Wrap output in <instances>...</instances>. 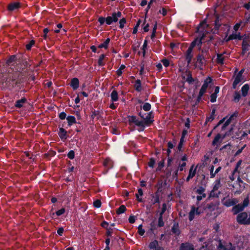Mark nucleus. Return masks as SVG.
I'll list each match as a JSON object with an SVG mask.
<instances>
[{
    "mask_svg": "<svg viewBox=\"0 0 250 250\" xmlns=\"http://www.w3.org/2000/svg\"><path fill=\"white\" fill-rule=\"evenodd\" d=\"M24 79L20 73H15L9 75L4 83L8 89H15L16 91H19L24 87Z\"/></svg>",
    "mask_w": 250,
    "mask_h": 250,
    "instance_id": "obj_1",
    "label": "nucleus"
},
{
    "mask_svg": "<svg viewBox=\"0 0 250 250\" xmlns=\"http://www.w3.org/2000/svg\"><path fill=\"white\" fill-rule=\"evenodd\" d=\"M236 221L240 225H250V214L246 212H242L239 213L236 217Z\"/></svg>",
    "mask_w": 250,
    "mask_h": 250,
    "instance_id": "obj_2",
    "label": "nucleus"
},
{
    "mask_svg": "<svg viewBox=\"0 0 250 250\" xmlns=\"http://www.w3.org/2000/svg\"><path fill=\"white\" fill-rule=\"evenodd\" d=\"M196 40L194 39L190 43L189 47L186 51L185 54L186 60L188 64H190L191 62L193 55L192 51L193 48L196 46Z\"/></svg>",
    "mask_w": 250,
    "mask_h": 250,
    "instance_id": "obj_3",
    "label": "nucleus"
},
{
    "mask_svg": "<svg viewBox=\"0 0 250 250\" xmlns=\"http://www.w3.org/2000/svg\"><path fill=\"white\" fill-rule=\"evenodd\" d=\"M203 23H200L199 26L197 28V32L199 33L198 36L195 39L196 40V45L199 47V50H201V46L202 43L205 41V38L206 37V34H205L203 31H200V26H202Z\"/></svg>",
    "mask_w": 250,
    "mask_h": 250,
    "instance_id": "obj_4",
    "label": "nucleus"
},
{
    "mask_svg": "<svg viewBox=\"0 0 250 250\" xmlns=\"http://www.w3.org/2000/svg\"><path fill=\"white\" fill-rule=\"evenodd\" d=\"M154 115L152 111L147 113L146 117H144L143 120H141L143 123H145L147 126H150L154 122Z\"/></svg>",
    "mask_w": 250,
    "mask_h": 250,
    "instance_id": "obj_5",
    "label": "nucleus"
},
{
    "mask_svg": "<svg viewBox=\"0 0 250 250\" xmlns=\"http://www.w3.org/2000/svg\"><path fill=\"white\" fill-rule=\"evenodd\" d=\"M205 57L204 54H198L197 56V63L198 64V67L200 69H203V66L205 65Z\"/></svg>",
    "mask_w": 250,
    "mask_h": 250,
    "instance_id": "obj_6",
    "label": "nucleus"
},
{
    "mask_svg": "<svg viewBox=\"0 0 250 250\" xmlns=\"http://www.w3.org/2000/svg\"><path fill=\"white\" fill-rule=\"evenodd\" d=\"M21 7L20 2H13L10 3L7 6V10L9 11H13L19 9Z\"/></svg>",
    "mask_w": 250,
    "mask_h": 250,
    "instance_id": "obj_7",
    "label": "nucleus"
},
{
    "mask_svg": "<svg viewBox=\"0 0 250 250\" xmlns=\"http://www.w3.org/2000/svg\"><path fill=\"white\" fill-rule=\"evenodd\" d=\"M244 208L241 205V204H238L237 205H234L232 208V212H233L234 215L238 214L239 213L242 212L244 210Z\"/></svg>",
    "mask_w": 250,
    "mask_h": 250,
    "instance_id": "obj_8",
    "label": "nucleus"
},
{
    "mask_svg": "<svg viewBox=\"0 0 250 250\" xmlns=\"http://www.w3.org/2000/svg\"><path fill=\"white\" fill-rule=\"evenodd\" d=\"M151 203L152 205H154L155 204L160 203V194L158 190H157L154 194H151Z\"/></svg>",
    "mask_w": 250,
    "mask_h": 250,
    "instance_id": "obj_9",
    "label": "nucleus"
},
{
    "mask_svg": "<svg viewBox=\"0 0 250 250\" xmlns=\"http://www.w3.org/2000/svg\"><path fill=\"white\" fill-rule=\"evenodd\" d=\"M128 123L129 125L134 124L136 125H141L142 121H139L137 119L135 116H128Z\"/></svg>",
    "mask_w": 250,
    "mask_h": 250,
    "instance_id": "obj_10",
    "label": "nucleus"
},
{
    "mask_svg": "<svg viewBox=\"0 0 250 250\" xmlns=\"http://www.w3.org/2000/svg\"><path fill=\"white\" fill-rule=\"evenodd\" d=\"M171 232L175 235V236H179L181 233V231L179 229V223L175 222L171 229Z\"/></svg>",
    "mask_w": 250,
    "mask_h": 250,
    "instance_id": "obj_11",
    "label": "nucleus"
},
{
    "mask_svg": "<svg viewBox=\"0 0 250 250\" xmlns=\"http://www.w3.org/2000/svg\"><path fill=\"white\" fill-rule=\"evenodd\" d=\"M17 61V57L15 55L10 56L6 61V64L8 65H13Z\"/></svg>",
    "mask_w": 250,
    "mask_h": 250,
    "instance_id": "obj_12",
    "label": "nucleus"
},
{
    "mask_svg": "<svg viewBox=\"0 0 250 250\" xmlns=\"http://www.w3.org/2000/svg\"><path fill=\"white\" fill-rule=\"evenodd\" d=\"M179 250H194V246L189 243H183L181 244Z\"/></svg>",
    "mask_w": 250,
    "mask_h": 250,
    "instance_id": "obj_13",
    "label": "nucleus"
},
{
    "mask_svg": "<svg viewBox=\"0 0 250 250\" xmlns=\"http://www.w3.org/2000/svg\"><path fill=\"white\" fill-rule=\"evenodd\" d=\"M238 202L237 199L236 198H233L231 199H228L223 203V205L227 207H229L231 206H234L238 203Z\"/></svg>",
    "mask_w": 250,
    "mask_h": 250,
    "instance_id": "obj_14",
    "label": "nucleus"
},
{
    "mask_svg": "<svg viewBox=\"0 0 250 250\" xmlns=\"http://www.w3.org/2000/svg\"><path fill=\"white\" fill-rule=\"evenodd\" d=\"M27 102V99L22 97L21 99L16 101L15 103V107L17 108H21L23 106V104Z\"/></svg>",
    "mask_w": 250,
    "mask_h": 250,
    "instance_id": "obj_15",
    "label": "nucleus"
},
{
    "mask_svg": "<svg viewBox=\"0 0 250 250\" xmlns=\"http://www.w3.org/2000/svg\"><path fill=\"white\" fill-rule=\"evenodd\" d=\"M219 202L217 201L215 202H211L209 204H207L206 206V208L208 209L210 211H214L217 206L219 205Z\"/></svg>",
    "mask_w": 250,
    "mask_h": 250,
    "instance_id": "obj_16",
    "label": "nucleus"
},
{
    "mask_svg": "<svg viewBox=\"0 0 250 250\" xmlns=\"http://www.w3.org/2000/svg\"><path fill=\"white\" fill-rule=\"evenodd\" d=\"M67 131L62 127L59 128V131L58 132L59 136L62 140H66L67 138Z\"/></svg>",
    "mask_w": 250,
    "mask_h": 250,
    "instance_id": "obj_17",
    "label": "nucleus"
},
{
    "mask_svg": "<svg viewBox=\"0 0 250 250\" xmlns=\"http://www.w3.org/2000/svg\"><path fill=\"white\" fill-rule=\"evenodd\" d=\"M79 80L77 78H74L71 80L70 86L74 90H75L79 87Z\"/></svg>",
    "mask_w": 250,
    "mask_h": 250,
    "instance_id": "obj_18",
    "label": "nucleus"
},
{
    "mask_svg": "<svg viewBox=\"0 0 250 250\" xmlns=\"http://www.w3.org/2000/svg\"><path fill=\"white\" fill-rule=\"evenodd\" d=\"M117 22V19H116L115 15H113L112 14L111 16H108L106 18H105V23L107 25H111L113 22Z\"/></svg>",
    "mask_w": 250,
    "mask_h": 250,
    "instance_id": "obj_19",
    "label": "nucleus"
},
{
    "mask_svg": "<svg viewBox=\"0 0 250 250\" xmlns=\"http://www.w3.org/2000/svg\"><path fill=\"white\" fill-rule=\"evenodd\" d=\"M91 118L94 119L96 118L97 120H99L102 118L101 112L99 110L94 109L91 111Z\"/></svg>",
    "mask_w": 250,
    "mask_h": 250,
    "instance_id": "obj_20",
    "label": "nucleus"
},
{
    "mask_svg": "<svg viewBox=\"0 0 250 250\" xmlns=\"http://www.w3.org/2000/svg\"><path fill=\"white\" fill-rule=\"evenodd\" d=\"M134 88L137 92H141L142 90V86H141V81L139 79H137L135 82V84L134 85Z\"/></svg>",
    "mask_w": 250,
    "mask_h": 250,
    "instance_id": "obj_21",
    "label": "nucleus"
},
{
    "mask_svg": "<svg viewBox=\"0 0 250 250\" xmlns=\"http://www.w3.org/2000/svg\"><path fill=\"white\" fill-rule=\"evenodd\" d=\"M68 122V125L71 126L74 124L77 123L75 117L74 116H68L66 117Z\"/></svg>",
    "mask_w": 250,
    "mask_h": 250,
    "instance_id": "obj_22",
    "label": "nucleus"
},
{
    "mask_svg": "<svg viewBox=\"0 0 250 250\" xmlns=\"http://www.w3.org/2000/svg\"><path fill=\"white\" fill-rule=\"evenodd\" d=\"M195 211H196L195 207L194 206H192L191 210H190V212H189V214H188V219L190 221H192L194 219L195 215Z\"/></svg>",
    "mask_w": 250,
    "mask_h": 250,
    "instance_id": "obj_23",
    "label": "nucleus"
},
{
    "mask_svg": "<svg viewBox=\"0 0 250 250\" xmlns=\"http://www.w3.org/2000/svg\"><path fill=\"white\" fill-rule=\"evenodd\" d=\"M250 88L249 85L247 83L244 84L241 88L242 94L243 97H246L248 95V93Z\"/></svg>",
    "mask_w": 250,
    "mask_h": 250,
    "instance_id": "obj_24",
    "label": "nucleus"
},
{
    "mask_svg": "<svg viewBox=\"0 0 250 250\" xmlns=\"http://www.w3.org/2000/svg\"><path fill=\"white\" fill-rule=\"evenodd\" d=\"M119 100L118 93L116 90H114L111 94V100L112 102H117Z\"/></svg>",
    "mask_w": 250,
    "mask_h": 250,
    "instance_id": "obj_25",
    "label": "nucleus"
},
{
    "mask_svg": "<svg viewBox=\"0 0 250 250\" xmlns=\"http://www.w3.org/2000/svg\"><path fill=\"white\" fill-rule=\"evenodd\" d=\"M212 82V79L210 77H208L204 81L203 84L202 85V87L205 88L207 89L208 85L210 83H211Z\"/></svg>",
    "mask_w": 250,
    "mask_h": 250,
    "instance_id": "obj_26",
    "label": "nucleus"
},
{
    "mask_svg": "<svg viewBox=\"0 0 250 250\" xmlns=\"http://www.w3.org/2000/svg\"><path fill=\"white\" fill-rule=\"evenodd\" d=\"M110 41V38H107L103 43H101L100 44H99L98 47L99 48H104L105 49H107Z\"/></svg>",
    "mask_w": 250,
    "mask_h": 250,
    "instance_id": "obj_27",
    "label": "nucleus"
},
{
    "mask_svg": "<svg viewBox=\"0 0 250 250\" xmlns=\"http://www.w3.org/2000/svg\"><path fill=\"white\" fill-rule=\"evenodd\" d=\"M221 138V135L219 133L217 134L214 137L213 140L212 141V145L213 146H215L217 145L218 143H221L222 142V140Z\"/></svg>",
    "mask_w": 250,
    "mask_h": 250,
    "instance_id": "obj_28",
    "label": "nucleus"
},
{
    "mask_svg": "<svg viewBox=\"0 0 250 250\" xmlns=\"http://www.w3.org/2000/svg\"><path fill=\"white\" fill-rule=\"evenodd\" d=\"M159 247H160L159 246V242L156 240H154V241L151 242L148 245V248L150 249H153V250Z\"/></svg>",
    "mask_w": 250,
    "mask_h": 250,
    "instance_id": "obj_29",
    "label": "nucleus"
},
{
    "mask_svg": "<svg viewBox=\"0 0 250 250\" xmlns=\"http://www.w3.org/2000/svg\"><path fill=\"white\" fill-rule=\"evenodd\" d=\"M230 38L232 40L238 39L239 40H242L243 39V36H241L240 33L239 34H232L230 35Z\"/></svg>",
    "mask_w": 250,
    "mask_h": 250,
    "instance_id": "obj_30",
    "label": "nucleus"
},
{
    "mask_svg": "<svg viewBox=\"0 0 250 250\" xmlns=\"http://www.w3.org/2000/svg\"><path fill=\"white\" fill-rule=\"evenodd\" d=\"M245 71V69H242L236 75L235 80H237V81L241 82L242 80V75L244 72Z\"/></svg>",
    "mask_w": 250,
    "mask_h": 250,
    "instance_id": "obj_31",
    "label": "nucleus"
},
{
    "mask_svg": "<svg viewBox=\"0 0 250 250\" xmlns=\"http://www.w3.org/2000/svg\"><path fill=\"white\" fill-rule=\"evenodd\" d=\"M222 54H217L216 62L218 64H224V58L222 57Z\"/></svg>",
    "mask_w": 250,
    "mask_h": 250,
    "instance_id": "obj_32",
    "label": "nucleus"
},
{
    "mask_svg": "<svg viewBox=\"0 0 250 250\" xmlns=\"http://www.w3.org/2000/svg\"><path fill=\"white\" fill-rule=\"evenodd\" d=\"M247 39V38L246 37L243 39L242 44V48H244V50H249L250 45L246 41Z\"/></svg>",
    "mask_w": 250,
    "mask_h": 250,
    "instance_id": "obj_33",
    "label": "nucleus"
},
{
    "mask_svg": "<svg viewBox=\"0 0 250 250\" xmlns=\"http://www.w3.org/2000/svg\"><path fill=\"white\" fill-rule=\"evenodd\" d=\"M126 210V208L125 205H121L120 207L117 208L116 210V213L117 214H120L124 213Z\"/></svg>",
    "mask_w": 250,
    "mask_h": 250,
    "instance_id": "obj_34",
    "label": "nucleus"
},
{
    "mask_svg": "<svg viewBox=\"0 0 250 250\" xmlns=\"http://www.w3.org/2000/svg\"><path fill=\"white\" fill-rule=\"evenodd\" d=\"M105 55L104 54L101 55L98 60V64L99 66H104L105 63L103 62V60L104 59Z\"/></svg>",
    "mask_w": 250,
    "mask_h": 250,
    "instance_id": "obj_35",
    "label": "nucleus"
},
{
    "mask_svg": "<svg viewBox=\"0 0 250 250\" xmlns=\"http://www.w3.org/2000/svg\"><path fill=\"white\" fill-rule=\"evenodd\" d=\"M192 167H193V166H192V167L190 168V169L189 170L188 175V177L187 178V181H188L191 178H193L195 175L196 170H194L193 171H192Z\"/></svg>",
    "mask_w": 250,
    "mask_h": 250,
    "instance_id": "obj_36",
    "label": "nucleus"
},
{
    "mask_svg": "<svg viewBox=\"0 0 250 250\" xmlns=\"http://www.w3.org/2000/svg\"><path fill=\"white\" fill-rule=\"evenodd\" d=\"M143 194V191L142 189V188H139L138 189V193L135 194V196L136 197V199H137V201L139 202H142V198H140L139 197V195L142 196Z\"/></svg>",
    "mask_w": 250,
    "mask_h": 250,
    "instance_id": "obj_37",
    "label": "nucleus"
},
{
    "mask_svg": "<svg viewBox=\"0 0 250 250\" xmlns=\"http://www.w3.org/2000/svg\"><path fill=\"white\" fill-rule=\"evenodd\" d=\"M186 81L189 84H192L195 81V80L192 78L191 73L190 72L187 75Z\"/></svg>",
    "mask_w": 250,
    "mask_h": 250,
    "instance_id": "obj_38",
    "label": "nucleus"
},
{
    "mask_svg": "<svg viewBox=\"0 0 250 250\" xmlns=\"http://www.w3.org/2000/svg\"><path fill=\"white\" fill-rule=\"evenodd\" d=\"M250 198L249 195H247V197L244 199L243 204L241 205L245 208L247 207H248L250 203Z\"/></svg>",
    "mask_w": 250,
    "mask_h": 250,
    "instance_id": "obj_39",
    "label": "nucleus"
},
{
    "mask_svg": "<svg viewBox=\"0 0 250 250\" xmlns=\"http://www.w3.org/2000/svg\"><path fill=\"white\" fill-rule=\"evenodd\" d=\"M142 108L145 111H148L151 109V105L149 103H145Z\"/></svg>",
    "mask_w": 250,
    "mask_h": 250,
    "instance_id": "obj_40",
    "label": "nucleus"
},
{
    "mask_svg": "<svg viewBox=\"0 0 250 250\" xmlns=\"http://www.w3.org/2000/svg\"><path fill=\"white\" fill-rule=\"evenodd\" d=\"M215 190H212L209 195L208 199H209L210 197H216L218 198L219 197V195L220 194V192L218 191L217 193L215 192Z\"/></svg>",
    "mask_w": 250,
    "mask_h": 250,
    "instance_id": "obj_41",
    "label": "nucleus"
},
{
    "mask_svg": "<svg viewBox=\"0 0 250 250\" xmlns=\"http://www.w3.org/2000/svg\"><path fill=\"white\" fill-rule=\"evenodd\" d=\"M147 38V37H146V38ZM147 40H146V39L144 41V43L143 45V47H142L143 55L144 57L145 56L146 53V50L147 48Z\"/></svg>",
    "mask_w": 250,
    "mask_h": 250,
    "instance_id": "obj_42",
    "label": "nucleus"
},
{
    "mask_svg": "<svg viewBox=\"0 0 250 250\" xmlns=\"http://www.w3.org/2000/svg\"><path fill=\"white\" fill-rule=\"evenodd\" d=\"M35 44V41L34 40H31L26 45V49L27 50H30L33 46Z\"/></svg>",
    "mask_w": 250,
    "mask_h": 250,
    "instance_id": "obj_43",
    "label": "nucleus"
},
{
    "mask_svg": "<svg viewBox=\"0 0 250 250\" xmlns=\"http://www.w3.org/2000/svg\"><path fill=\"white\" fill-rule=\"evenodd\" d=\"M241 98V95L239 92L235 91L234 94V101L238 103Z\"/></svg>",
    "mask_w": 250,
    "mask_h": 250,
    "instance_id": "obj_44",
    "label": "nucleus"
},
{
    "mask_svg": "<svg viewBox=\"0 0 250 250\" xmlns=\"http://www.w3.org/2000/svg\"><path fill=\"white\" fill-rule=\"evenodd\" d=\"M141 22V20L140 19H139L136 23V25L134 27L132 34H136L138 31V28L139 26L140 23Z\"/></svg>",
    "mask_w": 250,
    "mask_h": 250,
    "instance_id": "obj_45",
    "label": "nucleus"
},
{
    "mask_svg": "<svg viewBox=\"0 0 250 250\" xmlns=\"http://www.w3.org/2000/svg\"><path fill=\"white\" fill-rule=\"evenodd\" d=\"M205 190H206L205 188H204L202 186H200L197 189V190H196L195 192L196 193L201 195L203 194H205L204 193Z\"/></svg>",
    "mask_w": 250,
    "mask_h": 250,
    "instance_id": "obj_46",
    "label": "nucleus"
},
{
    "mask_svg": "<svg viewBox=\"0 0 250 250\" xmlns=\"http://www.w3.org/2000/svg\"><path fill=\"white\" fill-rule=\"evenodd\" d=\"M125 68V66L124 64L121 65L119 68L116 71V73L118 76H121L122 75V70Z\"/></svg>",
    "mask_w": 250,
    "mask_h": 250,
    "instance_id": "obj_47",
    "label": "nucleus"
},
{
    "mask_svg": "<svg viewBox=\"0 0 250 250\" xmlns=\"http://www.w3.org/2000/svg\"><path fill=\"white\" fill-rule=\"evenodd\" d=\"M150 230L153 232L155 230H156L157 229V225L156 224L154 221H152L150 224Z\"/></svg>",
    "mask_w": 250,
    "mask_h": 250,
    "instance_id": "obj_48",
    "label": "nucleus"
},
{
    "mask_svg": "<svg viewBox=\"0 0 250 250\" xmlns=\"http://www.w3.org/2000/svg\"><path fill=\"white\" fill-rule=\"evenodd\" d=\"M142 225H140L138 228V232L141 236L144 235L145 232V230L142 228Z\"/></svg>",
    "mask_w": 250,
    "mask_h": 250,
    "instance_id": "obj_49",
    "label": "nucleus"
},
{
    "mask_svg": "<svg viewBox=\"0 0 250 250\" xmlns=\"http://www.w3.org/2000/svg\"><path fill=\"white\" fill-rule=\"evenodd\" d=\"M220 179L217 180L215 181V183L214 185L213 186L212 190L217 191L220 187Z\"/></svg>",
    "mask_w": 250,
    "mask_h": 250,
    "instance_id": "obj_50",
    "label": "nucleus"
},
{
    "mask_svg": "<svg viewBox=\"0 0 250 250\" xmlns=\"http://www.w3.org/2000/svg\"><path fill=\"white\" fill-rule=\"evenodd\" d=\"M65 212V209L64 208H61L55 212L56 215L58 216H61L64 214Z\"/></svg>",
    "mask_w": 250,
    "mask_h": 250,
    "instance_id": "obj_51",
    "label": "nucleus"
},
{
    "mask_svg": "<svg viewBox=\"0 0 250 250\" xmlns=\"http://www.w3.org/2000/svg\"><path fill=\"white\" fill-rule=\"evenodd\" d=\"M165 223L163 221V217L159 216L158 218V227H163L164 226Z\"/></svg>",
    "mask_w": 250,
    "mask_h": 250,
    "instance_id": "obj_52",
    "label": "nucleus"
},
{
    "mask_svg": "<svg viewBox=\"0 0 250 250\" xmlns=\"http://www.w3.org/2000/svg\"><path fill=\"white\" fill-rule=\"evenodd\" d=\"M238 114V113L237 112H235L232 115H231L229 118L226 121H229V123L230 124L234 117L236 118L237 117Z\"/></svg>",
    "mask_w": 250,
    "mask_h": 250,
    "instance_id": "obj_53",
    "label": "nucleus"
},
{
    "mask_svg": "<svg viewBox=\"0 0 250 250\" xmlns=\"http://www.w3.org/2000/svg\"><path fill=\"white\" fill-rule=\"evenodd\" d=\"M126 23V19L124 18L121 19L119 21V27L121 29H123L125 26V24Z\"/></svg>",
    "mask_w": 250,
    "mask_h": 250,
    "instance_id": "obj_54",
    "label": "nucleus"
},
{
    "mask_svg": "<svg viewBox=\"0 0 250 250\" xmlns=\"http://www.w3.org/2000/svg\"><path fill=\"white\" fill-rule=\"evenodd\" d=\"M155 164V160L153 158H151L148 163V165L150 167L153 168Z\"/></svg>",
    "mask_w": 250,
    "mask_h": 250,
    "instance_id": "obj_55",
    "label": "nucleus"
},
{
    "mask_svg": "<svg viewBox=\"0 0 250 250\" xmlns=\"http://www.w3.org/2000/svg\"><path fill=\"white\" fill-rule=\"evenodd\" d=\"M101 202L99 200H96L93 202V206L96 208H99L101 206Z\"/></svg>",
    "mask_w": 250,
    "mask_h": 250,
    "instance_id": "obj_56",
    "label": "nucleus"
},
{
    "mask_svg": "<svg viewBox=\"0 0 250 250\" xmlns=\"http://www.w3.org/2000/svg\"><path fill=\"white\" fill-rule=\"evenodd\" d=\"M106 229V233H105L106 236H107L108 237H112L113 229L111 228H108Z\"/></svg>",
    "mask_w": 250,
    "mask_h": 250,
    "instance_id": "obj_57",
    "label": "nucleus"
},
{
    "mask_svg": "<svg viewBox=\"0 0 250 250\" xmlns=\"http://www.w3.org/2000/svg\"><path fill=\"white\" fill-rule=\"evenodd\" d=\"M67 157L72 160L75 157V152L74 150H71L70 151H69V152L67 154Z\"/></svg>",
    "mask_w": 250,
    "mask_h": 250,
    "instance_id": "obj_58",
    "label": "nucleus"
},
{
    "mask_svg": "<svg viewBox=\"0 0 250 250\" xmlns=\"http://www.w3.org/2000/svg\"><path fill=\"white\" fill-rule=\"evenodd\" d=\"M98 21L100 23V25H103L105 22V18L100 16L98 18Z\"/></svg>",
    "mask_w": 250,
    "mask_h": 250,
    "instance_id": "obj_59",
    "label": "nucleus"
},
{
    "mask_svg": "<svg viewBox=\"0 0 250 250\" xmlns=\"http://www.w3.org/2000/svg\"><path fill=\"white\" fill-rule=\"evenodd\" d=\"M165 160L163 159L158 163V167L157 168V170H161V169L164 167Z\"/></svg>",
    "mask_w": 250,
    "mask_h": 250,
    "instance_id": "obj_60",
    "label": "nucleus"
},
{
    "mask_svg": "<svg viewBox=\"0 0 250 250\" xmlns=\"http://www.w3.org/2000/svg\"><path fill=\"white\" fill-rule=\"evenodd\" d=\"M250 22V11L249 13L245 14V24H248Z\"/></svg>",
    "mask_w": 250,
    "mask_h": 250,
    "instance_id": "obj_61",
    "label": "nucleus"
},
{
    "mask_svg": "<svg viewBox=\"0 0 250 250\" xmlns=\"http://www.w3.org/2000/svg\"><path fill=\"white\" fill-rule=\"evenodd\" d=\"M217 95L212 93L210 95V101L211 103H215L216 101Z\"/></svg>",
    "mask_w": 250,
    "mask_h": 250,
    "instance_id": "obj_62",
    "label": "nucleus"
},
{
    "mask_svg": "<svg viewBox=\"0 0 250 250\" xmlns=\"http://www.w3.org/2000/svg\"><path fill=\"white\" fill-rule=\"evenodd\" d=\"M163 65L167 67L169 65V61L167 59H164L162 60Z\"/></svg>",
    "mask_w": 250,
    "mask_h": 250,
    "instance_id": "obj_63",
    "label": "nucleus"
},
{
    "mask_svg": "<svg viewBox=\"0 0 250 250\" xmlns=\"http://www.w3.org/2000/svg\"><path fill=\"white\" fill-rule=\"evenodd\" d=\"M59 118L61 120H64L66 118V114L64 112H62L59 114Z\"/></svg>",
    "mask_w": 250,
    "mask_h": 250,
    "instance_id": "obj_64",
    "label": "nucleus"
}]
</instances>
